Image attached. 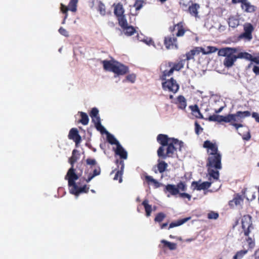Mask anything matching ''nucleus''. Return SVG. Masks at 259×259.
Segmentation results:
<instances>
[{
  "label": "nucleus",
  "mask_w": 259,
  "mask_h": 259,
  "mask_svg": "<svg viewBox=\"0 0 259 259\" xmlns=\"http://www.w3.org/2000/svg\"><path fill=\"white\" fill-rule=\"evenodd\" d=\"M191 0H180L179 4L183 9L188 8L189 4L191 3Z\"/></svg>",
  "instance_id": "nucleus-42"
},
{
  "label": "nucleus",
  "mask_w": 259,
  "mask_h": 259,
  "mask_svg": "<svg viewBox=\"0 0 259 259\" xmlns=\"http://www.w3.org/2000/svg\"><path fill=\"white\" fill-rule=\"evenodd\" d=\"M126 78L127 80L133 83L135 82L136 79V75L132 74H129L126 76Z\"/></svg>",
  "instance_id": "nucleus-53"
},
{
  "label": "nucleus",
  "mask_w": 259,
  "mask_h": 259,
  "mask_svg": "<svg viewBox=\"0 0 259 259\" xmlns=\"http://www.w3.org/2000/svg\"><path fill=\"white\" fill-rule=\"evenodd\" d=\"M68 137L69 139L73 140L76 144L79 143L81 140V136L76 128H72L70 130Z\"/></svg>",
  "instance_id": "nucleus-14"
},
{
  "label": "nucleus",
  "mask_w": 259,
  "mask_h": 259,
  "mask_svg": "<svg viewBox=\"0 0 259 259\" xmlns=\"http://www.w3.org/2000/svg\"><path fill=\"white\" fill-rule=\"evenodd\" d=\"M241 224L244 235L248 236L250 232V228L252 227L251 217L249 214L244 215L242 217Z\"/></svg>",
  "instance_id": "nucleus-9"
},
{
  "label": "nucleus",
  "mask_w": 259,
  "mask_h": 259,
  "mask_svg": "<svg viewBox=\"0 0 259 259\" xmlns=\"http://www.w3.org/2000/svg\"><path fill=\"white\" fill-rule=\"evenodd\" d=\"M145 180L148 184L152 183L155 188H159L161 184L159 183L156 180L153 178L152 176L146 175L145 177Z\"/></svg>",
  "instance_id": "nucleus-26"
},
{
  "label": "nucleus",
  "mask_w": 259,
  "mask_h": 259,
  "mask_svg": "<svg viewBox=\"0 0 259 259\" xmlns=\"http://www.w3.org/2000/svg\"><path fill=\"white\" fill-rule=\"evenodd\" d=\"M144 1L143 0H136L134 4V7L136 11H139L143 7Z\"/></svg>",
  "instance_id": "nucleus-40"
},
{
  "label": "nucleus",
  "mask_w": 259,
  "mask_h": 259,
  "mask_svg": "<svg viewBox=\"0 0 259 259\" xmlns=\"http://www.w3.org/2000/svg\"><path fill=\"white\" fill-rule=\"evenodd\" d=\"M92 121L94 123L95 125L101 123V120L99 116L92 117Z\"/></svg>",
  "instance_id": "nucleus-55"
},
{
  "label": "nucleus",
  "mask_w": 259,
  "mask_h": 259,
  "mask_svg": "<svg viewBox=\"0 0 259 259\" xmlns=\"http://www.w3.org/2000/svg\"><path fill=\"white\" fill-rule=\"evenodd\" d=\"M190 219V218H184L183 219L179 220L177 222H172L169 224L168 229L179 226L184 224L185 223H186Z\"/></svg>",
  "instance_id": "nucleus-30"
},
{
  "label": "nucleus",
  "mask_w": 259,
  "mask_h": 259,
  "mask_svg": "<svg viewBox=\"0 0 259 259\" xmlns=\"http://www.w3.org/2000/svg\"><path fill=\"white\" fill-rule=\"evenodd\" d=\"M203 147L207 149V153L208 155L206 166L216 169H222V156L218 150L217 145L209 140H206L204 142Z\"/></svg>",
  "instance_id": "nucleus-6"
},
{
  "label": "nucleus",
  "mask_w": 259,
  "mask_h": 259,
  "mask_svg": "<svg viewBox=\"0 0 259 259\" xmlns=\"http://www.w3.org/2000/svg\"><path fill=\"white\" fill-rule=\"evenodd\" d=\"M161 243L163 244L164 247L168 248L169 250H173L177 248V245L176 243L170 242L165 240H162Z\"/></svg>",
  "instance_id": "nucleus-29"
},
{
  "label": "nucleus",
  "mask_w": 259,
  "mask_h": 259,
  "mask_svg": "<svg viewBox=\"0 0 259 259\" xmlns=\"http://www.w3.org/2000/svg\"><path fill=\"white\" fill-rule=\"evenodd\" d=\"M97 10L101 15L105 16L106 15V7L101 1L98 2Z\"/></svg>",
  "instance_id": "nucleus-37"
},
{
  "label": "nucleus",
  "mask_w": 259,
  "mask_h": 259,
  "mask_svg": "<svg viewBox=\"0 0 259 259\" xmlns=\"http://www.w3.org/2000/svg\"><path fill=\"white\" fill-rule=\"evenodd\" d=\"M122 29L124 34L127 36H131L136 32L135 28L133 26L128 25Z\"/></svg>",
  "instance_id": "nucleus-28"
},
{
  "label": "nucleus",
  "mask_w": 259,
  "mask_h": 259,
  "mask_svg": "<svg viewBox=\"0 0 259 259\" xmlns=\"http://www.w3.org/2000/svg\"><path fill=\"white\" fill-rule=\"evenodd\" d=\"M193 53H194L195 56L198 55L200 52H202L203 53V52L204 51V49L202 47H195L192 50Z\"/></svg>",
  "instance_id": "nucleus-48"
},
{
  "label": "nucleus",
  "mask_w": 259,
  "mask_h": 259,
  "mask_svg": "<svg viewBox=\"0 0 259 259\" xmlns=\"http://www.w3.org/2000/svg\"><path fill=\"white\" fill-rule=\"evenodd\" d=\"M222 109H223V107H221L218 110H215V112L216 113H219L222 110Z\"/></svg>",
  "instance_id": "nucleus-64"
},
{
  "label": "nucleus",
  "mask_w": 259,
  "mask_h": 259,
  "mask_svg": "<svg viewBox=\"0 0 259 259\" xmlns=\"http://www.w3.org/2000/svg\"><path fill=\"white\" fill-rule=\"evenodd\" d=\"M115 153L119 156L120 158L122 159H126L127 158V152L123 149L120 144L116 146L115 150Z\"/></svg>",
  "instance_id": "nucleus-18"
},
{
  "label": "nucleus",
  "mask_w": 259,
  "mask_h": 259,
  "mask_svg": "<svg viewBox=\"0 0 259 259\" xmlns=\"http://www.w3.org/2000/svg\"><path fill=\"white\" fill-rule=\"evenodd\" d=\"M59 32L61 34H62L65 36H68V32L67 31V30L62 27L59 28Z\"/></svg>",
  "instance_id": "nucleus-56"
},
{
  "label": "nucleus",
  "mask_w": 259,
  "mask_h": 259,
  "mask_svg": "<svg viewBox=\"0 0 259 259\" xmlns=\"http://www.w3.org/2000/svg\"><path fill=\"white\" fill-rule=\"evenodd\" d=\"M177 187L179 189V191H186L187 190V185L185 182H180L177 185Z\"/></svg>",
  "instance_id": "nucleus-45"
},
{
  "label": "nucleus",
  "mask_w": 259,
  "mask_h": 259,
  "mask_svg": "<svg viewBox=\"0 0 259 259\" xmlns=\"http://www.w3.org/2000/svg\"><path fill=\"white\" fill-rule=\"evenodd\" d=\"M78 113L80 114L81 117L79 122L84 125H87L89 121V118L87 114L83 112H79Z\"/></svg>",
  "instance_id": "nucleus-32"
},
{
  "label": "nucleus",
  "mask_w": 259,
  "mask_h": 259,
  "mask_svg": "<svg viewBox=\"0 0 259 259\" xmlns=\"http://www.w3.org/2000/svg\"><path fill=\"white\" fill-rule=\"evenodd\" d=\"M79 158V154L76 149H74L72 152V156L69 159V162L71 166H74V163Z\"/></svg>",
  "instance_id": "nucleus-23"
},
{
  "label": "nucleus",
  "mask_w": 259,
  "mask_h": 259,
  "mask_svg": "<svg viewBox=\"0 0 259 259\" xmlns=\"http://www.w3.org/2000/svg\"><path fill=\"white\" fill-rule=\"evenodd\" d=\"M104 70L112 72L115 65V61L104 60L102 61Z\"/></svg>",
  "instance_id": "nucleus-24"
},
{
  "label": "nucleus",
  "mask_w": 259,
  "mask_h": 259,
  "mask_svg": "<svg viewBox=\"0 0 259 259\" xmlns=\"http://www.w3.org/2000/svg\"><path fill=\"white\" fill-rule=\"evenodd\" d=\"M251 113L248 111H237L235 114H229L226 116L213 114L210 115L208 120L210 121H217L218 122H225L230 123V124L234 126L236 130L239 127H242L243 125L241 123H237L236 122H242V119L250 116Z\"/></svg>",
  "instance_id": "nucleus-4"
},
{
  "label": "nucleus",
  "mask_w": 259,
  "mask_h": 259,
  "mask_svg": "<svg viewBox=\"0 0 259 259\" xmlns=\"http://www.w3.org/2000/svg\"><path fill=\"white\" fill-rule=\"evenodd\" d=\"M244 0H232V3L233 4H237L238 3H240L241 5L243 3Z\"/></svg>",
  "instance_id": "nucleus-59"
},
{
  "label": "nucleus",
  "mask_w": 259,
  "mask_h": 259,
  "mask_svg": "<svg viewBox=\"0 0 259 259\" xmlns=\"http://www.w3.org/2000/svg\"><path fill=\"white\" fill-rule=\"evenodd\" d=\"M251 138L250 135L248 133L247 135L245 137H243V139L246 141H248Z\"/></svg>",
  "instance_id": "nucleus-60"
},
{
  "label": "nucleus",
  "mask_w": 259,
  "mask_h": 259,
  "mask_svg": "<svg viewBox=\"0 0 259 259\" xmlns=\"http://www.w3.org/2000/svg\"><path fill=\"white\" fill-rule=\"evenodd\" d=\"M165 218V215L163 212H159L156 215L154 221L157 222H161L163 219Z\"/></svg>",
  "instance_id": "nucleus-43"
},
{
  "label": "nucleus",
  "mask_w": 259,
  "mask_h": 259,
  "mask_svg": "<svg viewBox=\"0 0 259 259\" xmlns=\"http://www.w3.org/2000/svg\"><path fill=\"white\" fill-rule=\"evenodd\" d=\"M164 80L162 83V88L164 90L171 92L174 93H176L179 90V85L173 78Z\"/></svg>",
  "instance_id": "nucleus-8"
},
{
  "label": "nucleus",
  "mask_w": 259,
  "mask_h": 259,
  "mask_svg": "<svg viewBox=\"0 0 259 259\" xmlns=\"http://www.w3.org/2000/svg\"><path fill=\"white\" fill-rule=\"evenodd\" d=\"M236 48L226 47L219 50L218 55L225 57L224 65L227 68H230L234 64L237 59H244L259 65V56L253 57L247 52H239Z\"/></svg>",
  "instance_id": "nucleus-2"
},
{
  "label": "nucleus",
  "mask_w": 259,
  "mask_h": 259,
  "mask_svg": "<svg viewBox=\"0 0 259 259\" xmlns=\"http://www.w3.org/2000/svg\"><path fill=\"white\" fill-rule=\"evenodd\" d=\"M194 53H193L192 50H191L189 52H187L186 54V60L187 61H189L191 59H193L195 56V55Z\"/></svg>",
  "instance_id": "nucleus-50"
},
{
  "label": "nucleus",
  "mask_w": 259,
  "mask_h": 259,
  "mask_svg": "<svg viewBox=\"0 0 259 259\" xmlns=\"http://www.w3.org/2000/svg\"><path fill=\"white\" fill-rule=\"evenodd\" d=\"M114 14L116 18L125 15V10L121 3H118L117 4H114Z\"/></svg>",
  "instance_id": "nucleus-16"
},
{
  "label": "nucleus",
  "mask_w": 259,
  "mask_h": 259,
  "mask_svg": "<svg viewBox=\"0 0 259 259\" xmlns=\"http://www.w3.org/2000/svg\"><path fill=\"white\" fill-rule=\"evenodd\" d=\"M192 111V114L197 118L203 119V116L201 114L197 105H191L189 106Z\"/></svg>",
  "instance_id": "nucleus-21"
},
{
  "label": "nucleus",
  "mask_w": 259,
  "mask_h": 259,
  "mask_svg": "<svg viewBox=\"0 0 259 259\" xmlns=\"http://www.w3.org/2000/svg\"><path fill=\"white\" fill-rule=\"evenodd\" d=\"M61 11L65 15H68V11L69 10V7H67L65 5H63V4H61V7H60Z\"/></svg>",
  "instance_id": "nucleus-51"
},
{
  "label": "nucleus",
  "mask_w": 259,
  "mask_h": 259,
  "mask_svg": "<svg viewBox=\"0 0 259 259\" xmlns=\"http://www.w3.org/2000/svg\"><path fill=\"white\" fill-rule=\"evenodd\" d=\"M176 29L177 30L176 36L172 34V35L165 36L164 38L163 44L167 50H178L179 45L177 37L183 36L188 30L183 22H180L177 24H174L168 28L169 31L171 33H174Z\"/></svg>",
  "instance_id": "nucleus-5"
},
{
  "label": "nucleus",
  "mask_w": 259,
  "mask_h": 259,
  "mask_svg": "<svg viewBox=\"0 0 259 259\" xmlns=\"http://www.w3.org/2000/svg\"><path fill=\"white\" fill-rule=\"evenodd\" d=\"M157 164V170L161 174L163 173L167 169L168 164L163 160L158 159Z\"/></svg>",
  "instance_id": "nucleus-25"
},
{
  "label": "nucleus",
  "mask_w": 259,
  "mask_h": 259,
  "mask_svg": "<svg viewBox=\"0 0 259 259\" xmlns=\"http://www.w3.org/2000/svg\"><path fill=\"white\" fill-rule=\"evenodd\" d=\"M116 164L117 165V166L119 167L120 166V169H118L115 173L114 177L113 179L114 180H118L119 183H121L122 182V175L124 167V162L122 160L117 159L115 161Z\"/></svg>",
  "instance_id": "nucleus-12"
},
{
  "label": "nucleus",
  "mask_w": 259,
  "mask_h": 259,
  "mask_svg": "<svg viewBox=\"0 0 259 259\" xmlns=\"http://www.w3.org/2000/svg\"><path fill=\"white\" fill-rule=\"evenodd\" d=\"M83 169V164L79 163L75 168L71 166L65 177V179L68 180L70 193L76 197L78 196L80 193H88L89 190V187L86 185L80 186L79 182L76 183L75 182L82 176Z\"/></svg>",
  "instance_id": "nucleus-3"
},
{
  "label": "nucleus",
  "mask_w": 259,
  "mask_h": 259,
  "mask_svg": "<svg viewBox=\"0 0 259 259\" xmlns=\"http://www.w3.org/2000/svg\"><path fill=\"white\" fill-rule=\"evenodd\" d=\"M211 183L208 182H204L201 184H199L197 182H193L192 183V186H195V188L197 190H205L209 188L211 186Z\"/></svg>",
  "instance_id": "nucleus-19"
},
{
  "label": "nucleus",
  "mask_w": 259,
  "mask_h": 259,
  "mask_svg": "<svg viewBox=\"0 0 259 259\" xmlns=\"http://www.w3.org/2000/svg\"><path fill=\"white\" fill-rule=\"evenodd\" d=\"M101 173V169L99 166H97L93 170V174L90 173L88 175V178L87 179L83 178L84 181H85L87 183H89L92 179H93L95 177L98 176Z\"/></svg>",
  "instance_id": "nucleus-22"
},
{
  "label": "nucleus",
  "mask_w": 259,
  "mask_h": 259,
  "mask_svg": "<svg viewBox=\"0 0 259 259\" xmlns=\"http://www.w3.org/2000/svg\"><path fill=\"white\" fill-rule=\"evenodd\" d=\"M214 170L210 167H208V172L210 177L213 178L214 179L218 180L219 178L220 174L218 170Z\"/></svg>",
  "instance_id": "nucleus-35"
},
{
  "label": "nucleus",
  "mask_w": 259,
  "mask_h": 259,
  "mask_svg": "<svg viewBox=\"0 0 259 259\" xmlns=\"http://www.w3.org/2000/svg\"><path fill=\"white\" fill-rule=\"evenodd\" d=\"M218 51V49L213 46H208L206 48V50L204 49V51L203 52V54L207 55L208 54L214 53Z\"/></svg>",
  "instance_id": "nucleus-39"
},
{
  "label": "nucleus",
  "mask_w": 259,
  "mask_h": 259,
  "mask_svg": "<svg viewBox=\"0 0 259 259\" xmlns=\"http://www.w3.org/2000/svg\"><path fill=\"white\" fill-rule=\"evenodd\" d=\"M128 72V67L117 61H115V65L112 72L117 75H123Z\"/></svg>",
  "instance_id": "nucleus-10"
},
{
  "label": "nucleus",
  "mask_w": 259,
  "mask_h": 259,
  "mask_svg": "<svg viewBox=\"0 0 259 259\" xmlns=\"http://www.w3.org/2000/svg\"><path fill=\"white\" fill-rule=\"evenodd\" d=\"M243 201V199L242 198V197L239 194H237L235 196L232 200L230 201L229 205L230 206H233L234 204L235 205H240L241 203H242Z\"/></svg>",
  "instance_id": "nucleus-27"
},
{
  "label": "nucleus",
  "mask_w": 259,
  "mask_h": 259,
  "mask_svg": "<svg viewBox=\"0 0 259 259\" xmlns=\"http://www.w3.org/2000/svg\"><path fill=\"white\" fill-rule=\"evenodd\" d=\"M157 141L161 145L157 150V155L162 159L172 157L177 149L181 151L183 147V142L177 139L169 138L167 135L159 134L157 137Z\"/></svg>",
  "instance_id": "nucleus-1"
},
{
  "label": "nucleus",
  "mask_w": 259,
  "mask_h": 259,
  "mask_svg": "<svg viewBox=\"0 0 259 259\" xmlns=\"http://www.w3.org/2000/svg\"><path fill=\"white\" fill-rule=\"evenodd\" d=\"M87 164L90 165H95L97 164V162L95 159L92 158H88L86 160Z\"/></svg>",
  "instance_id": "nucleus-54"
},
{
  "label": "nucleus",
  "mask_w": 259,
  "mask_h": 259,
  "mask_svg": "<svg viewBox=\"0 0 259 259\" xmlns=\"http://www.w3.org/2000/svg\"><path fill=\"white\" fill-rule=\"evenodd\" d=\"M165 193L168 192L170 195L176 196L179 194V189L177 186L172 184H167L164 189Z\"/></svg>",
  "instance_id": "nucleus-17"
},
{
  "label": "nucleus",
  "mask_w": 259,
  "mask_h": 259,
  "mask_svg": "<svg viewBox=\"0 0 259 259\" xmlns=\"http://www.w3.org/2000/svg\"><path fill=\"white\" fill-rule=\"evenodd\" d=\"M252 71L256 76H259V66L254 65L252 68Z\"/></svg>",
  "instance_id": "nucleus-57"
},
{
  "label": "nucleus",
  "mask_w": 259,
  "mask_h": 259,
  "mask_svg": "<svg viewBox=\"0 0 259 259\" xmlns=\"http://www.w3.org/2000/svg\"><path fill=\"white\" fill-rule=\"evenodd\" d=\"M228 23L230 27L235 28L238 25V21L234 18H230L229 19Z\"/></svg>",
  "instance_id": "nucleus-41"
},
{
  "label": "nucleus",
  "mask_w": 259,
  "mask_h": 259,
  "mask_svg": "<svg viewBox=\"0 0 259 259\" xmlns=\"http://www.w3.org/2000/svg\"><path fill=\"white\" fill-rule=\"evenodd\" d=\"M252 116L255 118L256 122L259 123V114L257 113L253 112L252 114Z\"/></svg>",
  "instance_id": "nucleus-58"
},
{
  "label": "nucleus",
  "mask_w": 259,
  "mask_h": 259,
  "mask_svg": "<svg viewBox=\"0 0 259 259\" xmlns=\"http://www.w3.org/2000/svg\"><path fill=\"white\" fill-rule=\"evenodd\" d=\"M91 117H96L99 115V110L97 108H93L90 113Z\"/></svg>",
  "instance_id": "nucleus-49"
},
{
  "label": "nucleus",
  "mask_w": 259,
  "mask_h": 259,
  "mask_svg": "<svg viewBox=\"0 0 259 259\" xmlns=\"http://www.w3.org/2000/svg\"><path fill=\"white\" fill-rule=\"evenodd\" d=\"M96 129L100 131L102 134H106L108 132L105 127L101 124V123H98L95 125Z\"/></svg>",
  "instance_id": "nucleus-46"
},
{
  "label": "nucleus",
  "mask_w": 259,
  "mask_h": 259,
  "mask_svg": "<svg viewBox=\"0 0 259 259\" xmlns=\"http://www.w3.org/2000/svg\"><path fill=\"white\" fill-rule=\"evenodd\" d=\"M241 8L244 12L247 13H254L257 10V8L251 5L248 0H244L243 3L241 5Z\"/></svg>",
  "instance_id": "nucleus-13"
},
{
  "label": "nucleus",
  "mask_w": 259,
  "mask_h": 259,
  "mask_svg": "<svg viewBox=\"0 0 259 259\" xmlns=\"http://www.w3.org/2000/svg\"><path fill=\"white\" fill-rule=\"evenodd\" d=\"M183 62V60H181L178 63L169 62L167 63V66L170 68L169 70H165L163 71L162 74L160 77V79L161 80H165L166 77L171 75L175 70H180L184 67V64Z\"/></svg>",
  "instance_id": "nucleus-7"
},
{
  "label": "nucleus",
  "mask_w": 259,
  "mask_h": 259,
  "mask_svg": "<svg viewBox=\"0 0 259 259\" xmlns=\"http://www.w3.org/2000/svg\"><path fill=\"white\" fill-rule=\"evenodd\" d=\"M254 256L255 259H259V249L255 251Z\"/></svg>",
  "instance_id": "nucleus-61"
},
{
  "label": "nucleus",
  "mask_w": 259,
  "mask_h": 259,
  "mask_svg": "<svg viewBox=\"0 0 259 259\" xmlns=\"http://www.w3.org/2000/svg\"><path fill=\"white\" fill-rule=\"evenodd\" d=\"M200 6L198 4L192 3L191 5L188 7V12L193 17L195 18L198 17V10Z\"/></svg>",
  "instance_id": "nucleus-15"
},
{
  "label": "nucleus",
  "mask_w": 259,
  "mask_h": 259,
  "mask_svg": "<svg viewBox=\"0 0 259 259\" xmlns=\"http://www.w3.org/2000/svg\"><path fill=\"white\" fill-rule=\"evenodd\" d=\"M67 17H68V16L67 14L64 16V19L62 22V24H64L65 23V21H66V19H67Z\"/></svg>",
  "instance_id": "nucleus-63"
},
{
  "label": "nucleus",
  "mask_w": 259,
  "mask_h": 259,
  "mask_svg": "<svg viewBox=\"0 0 259 259\" xmlns=\"http://www.w3.org/2000/svg\"><path fill=\"white\" fill-rule=\"evenodd\" d=\"M142 204L144 206L145 208L146 216L149 217L151 215L152 210L151 205L148 204V200L147 199H145L143 201Z\"/></svg>",
  "instance_id": "nucleus-31"
},
{
  "label": "nucleus",
  "mask_w": 259,
  "mask_h": 259,
  "mask_svg": "<svg viewBox=\"0 0 259 259\" xmlns=\"http://www.w3.org/2000/svg\"><path fill=\"white\" fill-rule=\"evenodd\" d=\"M243 28L244 32L240 35V37L250 40L252 38V33L254 30L253 25L250 23H246L244 24Z\"/></svg>",
  "instance_id": "nucleus-11"
},
{
  "label": "nucleus",
  "mask_w": 259,
  "mask_h": 259,
  "mask_svg": "<svg viewBox=\"0 0 259 259\" xmlns=\"http://www.w3.org/2000/svg\"><path fill=\"white\" fill-rule=\"evenodd\" d=\"M107 140L111 145H116V146L120 144L119 142L115 139V138L108 132L106 133Z\"/></svg>",
  "instance_id": "nucleus-33"
},
{
  "label": "nucleus",
  "mask_w": 259,
  "mask_h": 259,
  "mask_svg": "<svg viewBox=\"0 0 259 259\" xmlns=\"http://www.w3.org/2000/svg\"><path fill=\"white\" fill-rule=\"evenodd\" d=\"M119 25L122 28L125 26H127L128 23L126 19L125 15L117 18Z\"/></svg>",
  "instance_id": "nucleus-34"
},
{
  "label": "nucleus",
  "mask_w": 259,
  "mask_h": 259,
  "mask_svg": "<svg viewBox=\"0 0 259 259\" xmlns=\"http://www.w3.org/2000/svg\"><path fill=\"white\" fill-rule=\"evenodd\" d=\"M219 217V214L214 211H211L207 214V218L209 219H217Z\"/></svg>",
  "instance_id": "nucleus-47"
},
{
  "label": "nucleus",
  "mask_w": 259,
  "mask_h": 259,
  "mask_svg": "<svg viewBox=\"0 0 259 259\" xmlns=\"http://www.w3.org/2000/svg\"><path fill=\"white\" fill-rule=\"evenodd\" d=\"M176 104L179 109L184 110L187 106L186 100L183 96L180 95L177 97Z\"/></svg>",
  "instance_id": "nucleus-20"
},
{
  "label": "nucleus",
  "mask_w": 259,
  "mask_h": 259,
  "mask_svg": "<svg viewBox=\"0 0 259 259\" xmlns=\"http://www.w3.org/2000/svg\"><path fill=\"white\" fill-rule=\"evenodd\" d=\"M179 197L182 198H187L188 200H190L191 195L186 193H180L179 194Z\"/></svg>",
  "instance_id": "nucleus-52"
},
{
  "label": "nucleus",
  "mask_w": 259,
  "mask_h": 259,
  "mask_svg": "<svg viewBox=\"0 0 259 259\" xmlns=\"http://www.w3.org/2000/svg\"><path fill=\"white\" fill-rule=\"evenodd\" d=\"M168 225V223H163L161 225V229H164V228H165Z\"/></svg>",
  "instance_id": "nucleus-62"
},
{
  "label": "nucleus",
  "mask_w": 259,
  "mask_h": 259,
  "mask_svg": "<svg viewBox=\"0 0 259 259\" xmlns=\"http://www.w3.org/2000/svg\"><path fill=\"white\" fill-rule=\"evenodd\" d=\"M203 128L200 125L197 121L195 122V132L196 135H199L203 131Z\"/></svg>",
  "instance_id": "nucleus-44"
},
{
  "label": "nucleus",
  "mask_w": 259,
  "mask_h": 259,
  "mask_svg": "<svg viewBox=\"0 0 259 259\" xmlns=\"http://www.w3.org/2000/svg\"><path fill=\"white\" fill-rule=\"evenodd\" d=\"M78 0H70L68 4L69 10L73 12L76 11L77 4Z\"/></svg>",
  "instance_id": "nucleus-36"
},
{
  "label": "nucleus",
  "mask_w": 259,
  "mask_h": 259,
  "mask_svg": "<svg viewBox=\"0 0 259 259\" xmlns=\"http://www.w3.org/2000/svg\"><path fill=\"white\" fill-rule=\"evenodd\" d=\"M247 250H242L236 252L233 259H241L247 253Z\"/></svg>",
  "instance_id": "nucleus-38"
}]
</instances>
